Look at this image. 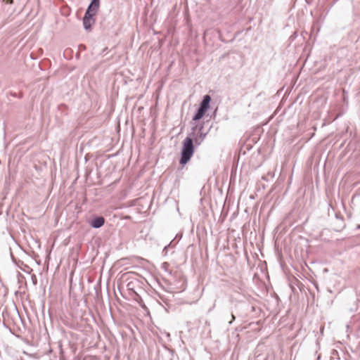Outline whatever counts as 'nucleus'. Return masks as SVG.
I'll list each match as a JSON object with an SVG mask.
<instances>
[{"mask_svg": "<svg viewBox=\"0 0 360 360\" xmlns=\"http://www.w3.org/2000/svg\"><path fill=\"white\" fill-rule=\"evenodd\" d=\"M211 101V97L209 95H205L203 96L202 101H201L199 108L201 109H203L204 110L207 111L209 108L210 103Z\"/></svg>", "mask_w": 360, "mask_h": 360, "instance_id": "nucleus-6", "label": "nucleus"}, {"mask_svg": "<svg viewBox=\"0 0 360 360\" xmlns=\"http://www.w3.org/2000/svg\"><path fill=\"white\" fill-rule=\"evenodd\" d=\"M205 112H206L205 110H204L203 109H201L200 108H198L195 114L193 117V121L200 120L204 116Z\"/></svg>", "mask_w": 360, "mask_h": 360, "instance_id": "nucleus-7", "label": "nucleus"}, {"mask_svg": "<svg viewBox=\"0 0 360 360\" xmlns=\"http://www.w3.org/2000/svg\"><path fill=\"white\" fill-rule=\"evenodd\" d=\"M99 5L100 0H92L85 13H89L91 15L94 16L99 8Z\"/></svg>", "mask_w": 360, "mask_h": 360, "instance_id": "nucleus-3", "label": "nucleus"}, {"mask_svg": "<svg viewBox=\"0 0 360 360\" xmlns=\"http://www.w3.org/2000/svg\"><path fill=\"white\" fill-rule=\"evenodd\" d=\"M235 320V316L233 314H231V321L229 322V323H231L233 321Z\"/></svg>", "mask_w": 360, "mask_h": 360, "instance_id": "nucleus-8", "label": "nucleus"}, {"mask_svg": "<svg viewBox=\"0 0 360 360\" xmlns=\"http://www.w3.org/2000/svg\"><path fill=\"white\" fill-rule=\"evenodd\" d=\"M105 223V219L103 217H96L91 221V226L94 229L101 227Z\"/></svg>", "mask_w": 360, "mask_h": 360, "instance_id": "nucleus-5", "label": "nucleus"}, {"mask_svg": "<svg viewBox=\"0 0 360 360\" xmlns=\"http://www.w3.org/2000/svg\"><path fill=\"white\" fill-rule=\"evenodd\" d=\"M194 150V143L190 137H186L182 143L179 163L182 165H186L191 160Z\"/></svg>", "mask_w": 360, "mask_h": 360, "instance_id": "nucleus-1", "label": "nucleus"}, {"mask_svg": "<svg viewBox=\"0 0 360 360\" xmlns=\"http://www.w3.org/2000/svg\"><path fill=\"white\" fill-rule=\"evenodd\" d=\"M4 1H6L7 4H13V0H4Z\"/></svg>", "mask_w": 360, "mask_h": 360, "instance_id": "nucleus-9", "label": "nucleus"}, {"mask_svg": "<svg viewBox=\"0 0 360 360\" xmlns=\"http://www.w3.org/2000/svg\"><path fill=\"white\" fill-rule=\"evenodd\" d=\"M82 20L84 28L86 30H91V25L95 22V19L94 18V16L91 15V14L89 13H85Z\"/></svg>", "mask_w": 360, "mask_h": 360, "instance_id": "nucleus-4", "label": "nucleus"}, {"mask_svg": "<svg viewBox=\"0 0 360 360\" xmlns=\"http://www.w3.org/2000/svg\"><path fill=\"white\" fill-rule=\"evenodd\" d=\"M203 124L195 125L187 137H190L195 146H200L205 139L207 131H203Z\"/></svg>", "mask_w": 360, "mask_h": 360, "instance_id": "nucleus-2", "label": "nucleus"}]
</instances>
